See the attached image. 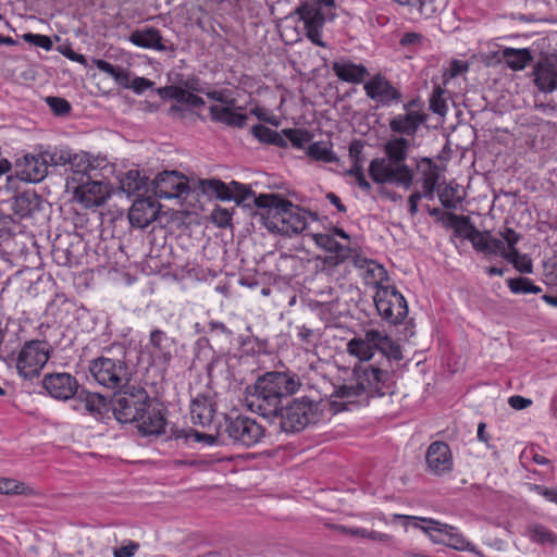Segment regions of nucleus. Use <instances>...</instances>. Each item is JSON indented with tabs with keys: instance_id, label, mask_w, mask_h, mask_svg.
<instances>
[{
	"instance_id": "e433bc0d",
	"label": "nucleus",
	"mask_w": 557,
	"mask_h": 557,
	"mask_svg": "<svg viewBox=\"0 0 557 557\" xmlns=\"http://www.w3.org/2000/svg\"><path fill=\"white\" fill-rule=\"evenodd\" d=\"M39 207V198L35 193L25 191L14 197L12 209L15 214L26 218Z\"/></svg>"
},
{
	"instance_id": "ddd939ff",
	"label": "nucleus",
	"mask_w": 557,
	"mask_h": 557,
	"mask_svg": "<svg viewBox=\"0 0 557 557\" xmlns=\"http://www.w3.org/2000/svg\"><path fill=\"white\" fill-rule=\"evenodd\" d=\"M206 95L209 99L222 103V106L213 104L209 107V113L212 121L231 127L243 128L246 126L248 115L237 113L233 110L236 104V100L230 95L227 89L211 90L207 91Z\"/></svg>"
},
{
	"instance_id": "774afa93",
	"label": "nucleus",
	"mask_w": 557,
	"mask_h": 557,
	"mask_svg": "<svg viewBox=\"0 0 557 557\" xmlns=\"http://www.w3.org/2000/svg\"><path fill=\"white\" fill-rule=\"evenodd\" d=\"M152 86L153 83L145 77H135L132 82L129 81V88H132L136 94H143Z\"/></svg>"
},
{
	"instance_id": "0e129e2a",
	"label": "nucleus",
	"mask_w": 557,
	"mask_h": 557,
	"mask_svg": "<svg viewBox=\"0 0 557 557\" xmlns=\"http://www.w3.org/2000/svg\"><path fill=\"white\" fill-rule=\"evenodd\" d=\"M177 102L188 104L193 108L202 107L205 104V101L201 97L194 95L193 92L184 88Z\"/></svg>"
},
{
	"instance_id": "9b49d317",
	"label": "nucleus",
	"mask_w": 557,
	"mask_h": 557,
	"mask_svg": "<svg viewBox=\"0 0 557 557\" xmlns=\"http://www.w3.org/2000/svg\"><path fill=\"white\" fill-rule=\"evenodd\" d=\"M374 304L379 314L391 324L401 323L408 314L407 300L394 286L376 289Z\"/></svg>"
},
{
	"instance_id": "c756f323",
	"label": "nucleus",
	"mask_w": 557,
	"mask_h": 557,
	"mask_svg": "<svg viewBox=\"0 0 557 557\" xmlns=\"http://www.w3.org/2000/svg\"><path fill=\"white\" fill-rule=\"evenodd\" d=\"M426 119V113L406 112L405 114H398L391 119L389 128L394 133L414 136Z\"/></svg>"
},
{
	"instance_id": "f257e3e1",
	"label": "nucleus",
	"mask_w": 557,
	"mask_h": 557,
	"mask_svg": "<svg viewBox=\"0 0 557 557\" xmlns=\"http://www.w3.org/2000/svg\"><path fill=\"white\" fill-rule=\"evenodd\" d=\"M300 387L301 381L295 373L267 372L256 381L247 406L264 418L277 419L282 431L299 432L317 419L315 404L301 397L283 406V399L296 394Z\"/></svg>"
},
{
	"instance_id": "cd10ccee",
	"label": "nucleus",
	"mask_w": 557,
	"mask_h": 557,
	"mask_svg": "<svg viewBox=\"0 0 557 557\" xmlns=\"http://www.w3.org/2000/svg\"><path fill=\"white\" fill-rule=\"evenodd\" d=\"M352 262L356 268L363 271L362 277L367 285H373L377 289L384 287L382 283L387 280V272L383 265L360 256H355Z\"/></svg>"
},
{
	"instance_id": "2f4dec72",
	"label": "nucleus",
	"mask_w": 557,
	"mask_h": 557,
	"mask_svg": "<svg viewBox=\"0 0 557 557\" xmlns=\"http://www.w3.org/2000/svg\"><path fill=\"white\" fill-rule=\"evenodd\" d=\"M75 399L78 401V405L74 409L85 411L92 417L101 418L107 410V399L99 393H92L83 388L78 391Z\"/></svg>"
},
{
	"instance_id": "f704fd0d",
	"label": "nucleus",
	"mask_w": 557,
	"mask_h": 557,
	"mask_svg": "<svg viewBox=\"0 0 557 557\" xmlns=\"http://www.w3.org/2000/svg\"><path fill=\"white\" fill-rule=\"evenodd\" d=\"M377 352L381 355L377 364L387 369H394L393 363L399 362L403 359L400 346L383 333H381Z\"/></svg>"
},
{
	"instance_id": "f3484780",
	"label": "nucleus",
	"mask_w": 557,
	"mask_h": 557,
	"mask_svg": "<svg viewBox=\"0 0 557 557\" xmlns=\"http://www.w3.org/2000/svg\"><path fill=\"white\" fill-rule=\"evenodd\" d=\"M444 223L451 227L457 236L469 239L473 247L483 253L487 251V236L485 233L479 232L469 221V218L446 213Z\"/></svg>"
},
{
	"instance_id": "423d86ee",
	"label": "nucleus",
	"mask_w": 557,
	"mask_h": 557,
	"mask_svg": "<svg viewBox=\"0 0 557 557\" xmlns=\"http://www.w3.org/2000/svg\"><path fill=\"white\" fill-rule=\"evenodd\" d=\"M88 371L99 385L109 389L124 387L132 376L129 367L124 359L104 356L90 360Z\"/></svg>"
},
{
	"instance_id": "c85d7f7f",
	"label": "nucleus",
	"mask_w": 557,
	"mask_h": 557,
	"mask_svg": "<svg viewBox=\"0 0 557 557\" xmlns=\"http://www.w3.org/2000/svg\"><path fill=\"white\" fill-rule=\"evenodd\" d=\"M3 342L2 346L8 355H14L16 348H21L25 342H29L26 329L18 321H8L5 326H2Z\"/></svg>"
},
{
	"instance_id": "f8f14e48",
	"label": "nucleus",
	"mask_w": 557,
	"mask_h": 557,
	"mask_svg": "<svg viewBox=\"0 0 557 557\" xmlns=\"http://www.w3.org/2000/svg\"><path fill=\"white\" fill-rule=\"evenodd\" d=\"M250 200L259 209L258 214L264 226L272 233H280L281 221L284 220L283 213H286V209L292 207V201L277 194H260L259 196L253 194Z\"/></svg>"
},
{
	"instance_id": "680f3d73",
	"label": "nucleus",
	"mask_w": 557,
	"mask_h": 557,
	"mask_svg": "<svg viewBox=\"0 0 557 557\" xmlns=\"http://www.w3.org/2000/svg\"><path fill=\"white\" fill-rule=\"evenodd\" d=\"M52 258L57 264L67 267L72 263L73 255L69 248L54 246L52 249Z\"/></svg>"
},
{
	"instance_id": "473e14b6",
	"label": "nucleus",
	"mask_w": 557,
	"mask_h": 557,
	"mask_svg": "<svg viewBox=\"0 0 557 557\" xmlns=\"http://www.w3.org/2000/svg\"><path fill=\"white\" fill-rule=\"evenodd\" d=\"M335 75L343 82L359 84L369 75L367 67L348 60L335 61L332 64Z\"/></svg>"
},
{
	"instance_id": "a211bd4d",
	"label": "nucleus",
	"mask_w": 557,
	"mask_h": 557,
	"mask_svg": "<svg viewBox=\"0 0 557 557\" xmlns=\"http://www.w3.org/2000/svg\"><path fill=\"white\" fill-rule=\"evenodd\" d=\"M366 95L383 107H389L401 100V92L385 76L376 74L363 84Z\"/></svg>"
},
{
	"instance_id": "13d9d810",
	"label": "nucleus",
	"mask_w": 557,
	"mask_h": 557,
	"mask_svg": "<svg viewBox=\"0 0 557 557\" xmlns=\"http://www.w3.org/2000/svg\"><path fill=\"white\" fill-rule=\"evenodd\" d=\"M23 39L26 42L33 44V45L40 47L47 51H49L52 48V40L50 39V37H48L46 35L27 33V34L23 35Z\"/></svg>"
},
{
	"instance_id": "a878e982",
	"label": "nucleus",
	"mask_w": 557,
	"mask_h": 557,
	"mask_svg": "<svg viewBox=\"0 0 557 557\" xmlns=\"http://www.w3.org/2000/svg\"><path fill=\"white\" fill-rule=\"evenodd\" d=\"M143 413V419L135 421L143 436H158L165 432L166 419L161 409L152 407L151 400Z\"/></svg>"
},
{
	"instance_id": "b1692460",
	"label": "nucleus",
	"mask_w": 557,
	"mask_h": 557,
	"mask_svg": "<svg viewBox=\"0 0 557 557\" xmlns=\"http://www.w3.org/2000/svg\"><path fill=\"white\" fill-rule=\"evenodd\" d=\"M17 171L16 175L25 182L38 183L42 181L47 173L48 166L44 153L38 156L26 154L23 160H18L16 163Z\"/></svg>"
},
{
	"instance_id": "bb28decb",
	"label": "nucleus",
	"mask_w": 557,
	"mask_h": 557,
	"mask_svg": "<svg viewBox=\"0 0 557 557\" xmlns=\"http://www.w3.org/2000/svg\"><path fill=\"white\" fill-rule=\"evenodd\" d=\"M308 214L309 212L292 202V207L286 209V213H283L284 220L281 221L280 234L293 236L305 231L308 224Z\"/></svg>"
},
{
	"instance_id": "4468645a",
	"label": "nucleus",
	"mask_w": 557,
	"mask_h": 557,
	"mask_svg": "<svg viewBox=\"0 0 557 557\" xmlns=\"http://www.w3.org/2000/svg\"><path fill=\"white\" fill-rule=\"evenodd\" d=\"M224 433L233 444L251 447L263 437L264 429L256 420L239 414L226 418Z\"/></svg>"
},
{
	"instance_id": "8fccbe9b",
	"label": "nucleus",
	"mask_w": 557,
	"mask_h": 557,
	"mask_svg": "<svg viewBox=\"0 0 557 557\" xmlns=\"http://www.w3.org/2000/svg\"><path fill=\"white\" fill-rule=\"evenodd\" d=\"M72 150L66 147H55L44 151L47 166H66L70 161Z\"/></svg>"
},
{
	"instance_id": "338daca9",
	"label": "nucleus",
	"mask_w": 557,
	"mask_h": 557,
	"mask_svg": "<svg viewBox=\"0 0 557 557\" xmlns=\"http://www.w3.org/2000/svg\"><path fill=\"white\" fill-rule=\"evenodd\" d=\"M139 544L129 541L127 545L115 548L113 552L114 557H132L138 550Z\"/></svg>"
},
{
	"instance_id": "37998d69",
	"label": "nucleus",
	"mask_w": 557,
	"mask_h": 557,
	"mask_svg": "<svg viewBox=\"0 0 557 557\" xmlns=\"http://www.w3.org/2000/svg\"><path fill=\"white\" fill-rule=\"evenodd\" d=\"M96 67L111 77L114 78L115 83L124 88H129L131 74L127 70L115 66L110 62L101 59L94 60Z\"/></svg>"
},
{
	"instance_id": "412c9836",
	"label": "nucleus",
	"mask_w": 557,
	"mask_h": 557,
	"mask_svg": "<svg viewBox=\"0 0 557 557\" xmlns=\"http://www.w3.org/2000/svg\"><path fill=\"white\" fill-rule=\"evenodd\" d=\"M159 211L160 205L153 198H138L129 209V223L132 226L145 228L158 218Z\"/></svg>"
},
{
	"instance_id": "72a5a7b5",
	"label": "nucleus",
	"mask_w": 557,
	"mask_h": 557,
	"mask_svg": "<svg viewBox=\"0 0 557 557\" xmlns=\"http://www.w3.org/2000/svg\"><path fill=\"white\" fill-rule=\"evenodd\" d=\"M129 41L140 48L165 51L166 47L162 42V36L159 29L147 27L137 29L129 36Z\"/></svg>"
},
{
	"instance_id": "e2e57ef3",
	"label": "nucleus",
	"mask_w": 557,
	"mask_h": 557,
	"mask_svg": "<svg viewBox=\"0 0 557 557\" xmlns=\"http://www.w3.org/2000/svg\"><path fill=\"white\" fill-rule=\"evenodd\" d=\"M530 490L544 497L547 502L557 505V488H549L540 484H530Z\"/></svg>"
},
{
	"instance_id": "052dcab7",
	"label": "nucleus",
	"mask_w": 557,
	"mask_h": 557,
	"mask_svg": "<svg viewBox=\"0 0 557 557\" xmlns=\"http://www.w3.org/2000/svg\"><path fill=\"white\" fill-rule=\"evenodd\" d=\"M348 175L354 176L358 186L364 190H371V184L367 181L366 175L363 173L362 164H354L351 169L348 170Z\"/></svg>"
},
{
	"instance_id": "bf43d9fd",
	"label": "nucleus",
	"mask_w": 557,
	"mask_h": 557,
	"mask_svg": "<svg viewBox=\"0 0 557 557\" xmlns=\"http://www.w3.org/2000/svg\"><path fill=\"white\" fill-rule=\"evenodd\" d=\"M430 109L437 114H444L446 111V103L443 98V90L441 87H436L433 90L432 97L430 99Z\"/></svg>"
},
{
	"instance_id": "20e7f679",
	"label": "nucleus",
	"mask_w": 557,
	"mask_h": 557,
	"mask_svg": "<svg viewBox=\"0 0 557 557\" xmlns=\"http://www.w3.org/2000/svg\"><path fill=\"white\" fill-rule=\"evenodd\" d=\"M52 346L46 339L32 338L12 355L17 373L24 379L37 377L50 359Z\"/></svg>"
},
{
	"instance_id": "c9c22d12",
	"label": "nucleus",
	"mask_w": 557,
	"mask_h": 557,
	"mask_svg": "<svg viewBox=\"0 0 557 557\" xmlns=\"http://www.w3.org/2000/svg\"><path fill=\"white\" fill-rule=\"evenodd\" d=\"M69 170L72 172L70 177L72 183L81 182L90 175V172L95 170L86 152H71L70 161L67 163Z\"/></svg>"
},
{
	"instance_id": "49530a36",
	"label": "nucleus",
	"mask_w": 557,
	"mask_h": 557,
	"mask_svg": "<svg viewBox=\"0 0 557 557\" xmlns=\"http://www.w3.org/2000/svg\"><path fill=\"white\" fill-rule=\"evenodd\" d=\"M509 290L515 295L540 294L542 288L529 277L518 276L506 280Z\"/></svg>"
},
{
	"instance_id": "7ed1b4c3",
	"label": "nucleus",
	"mask_w": 557,
	"mask_h": 557,
	"mask_svg": "<svg viewBox=\"0 0 557 557\" xmlns=\"http://www.w3.org/2000/svg\"><path fill=\"white\" fill-rule=\"evenodd\" d=\"M295 14L304 22L308 39L319 47H326L322 29L327 21L335 18V0H304Z\"/></svg>"
},
{
	"instance_id": "79ce46f5",
	"label": "nucleus",
	"mask_w": 557,
	"mask_h": 557,
	"mask_svg": "<svg viewBox=\"0 0 557 557\" xmlns=\"http://www.w3.org/2000/svg\"><path fill=\"white\" fill-rule=\"evenodd\" d=\"M401 5L414 7L424 17H431L441 12L445 7V0H393Z\"/></svg>"
},
{
	"instance_id": "3c124183",
	"label": "nucleus",
	"mask_w": 557,
	"mask_h": 557,
	"mask_svg": "<svg viewBox=\"0 0 557 557\" xmlns=\"http://www.w3.org/2000/svg\"><path fill=\"white\" fill-rule=\"evenodd\" d=\"M429 169L424 173V178L422 182L423 196L426 198L433 197V193L440 180V173L437 166L432 163L430 159H426Z\"/></svg>"
},
{
	"instance_id": "de8ad7c7",
	"label": "nucleus",
	"mask_w": 557,
	"mask_h": 557,
	"mask_svg": "<svg viewBox=\"0 0 557 557\" xmlns=\"http://www.w3.org/2000/svg\"><path fill=\"white\" fill-rule=\"evenodd\" d=\"M307 154L317 161L326 163L337 160L335 153L332 151L331 144L325 141H315L309 145Z\"/></svg>"
},
{
	"instance_id": "1a4fd4ad",
	"label": "nucleus",
	"mask_w": 557,
	"mask_h": 557,
	"mask_svg": "<svg viewBox=\"0 0 557 557\" xmlns=\"http://www.w3.org/2000/svg\"><path fill=\"white\" fill-rule=\"evenodd\" d=\"M369 175L376 184H391L410 189L413 171L404 162L374 158L369 164Z\"/></svg>"
},
{
	"instance_id": "39448f33",
	"label": "nucleus",
	"mask_w": 557,
	"mask_h": 557,
	"mask_svg": "<svg viewBox=\"0 0 557 557\" xmlns=\"http://www.w3.org/2000/svg\"><path fill=\"white\" fill-rule=\"evenodd\" d=\"M395 519L412 520L413 527L421 529L428 534L433 543L444 544L456 550L473 552V545L468 542L462 534L457 532L456 528L446 523H442L431 518H421L406 515H394Z\"/></svg>"
},
{
	"instance_id": "2eb2a0df",
	"label": "nucleus",
	"mask_w": 557,
	"mask_h": 557,
	"mask_svg": "<svg viewBox=\"0 0 557 557\" xmlns=\"http://www.w3.org/2000/svg\"><path fill=\"white\" fill-rule=\"evenodd\" d=\"M74 198L85 208L102 206L111 195V187L103 181L91 180V175L73 186Z\"/></svg>"
},
{
	"instance_id": "0eeeda50",
	"label": "nucleus",
	"mask_w": 557,
	"mask_h": 557,
	"mask_svg": "<svg viewBox=\"0 0 557 557\" xmlns=\"http://www.w3.org/2000/svg\"><path fill=\"white\" fill-rule=\"evenodd\" d=\"M150 397L144 387L129 386L114 394L111 406L115 419L121 423H133L143 419V412L149 406Z\"/></svg>"
},
{
	"instance_id": "6ab92c4d",
	"label": "nucleus",
	"mask_w": 557,
	"mask_h": 557,
	"mask_svg": "<svg viewBox=\"0 0 557 557\" xmlns=\"http://www.w3.org/2000/svg\"><path fill=\"white\" fill-rule=\"evenodd\" d=\"M188 190V183L184 175L176 171L160 173L153 181V191L158 198H178Z\"/></svg>"
},
{
	"instance_id": "4be33fe9",
	"label": "nucleus",
	"mask_w": 557,
	"mask_h": 557,
	"mask_svg": "<svg viewBox=\"0 0 557 557\" xmlns=\"http://www.w3.org/2000/svg\"><path fill=\"white\" fill-rule=\"evenodd\" d=\"M380 338V331L368 330L363 336L354 337L347 343V352L360 361H370L377 351Z\"/></svg>"
},
{
	"instance_id": "4c0bfd02",
	"label": "nucleus",
	"mask_w": 557,
	"mask_h": 557,
	"mask_svg": "<svg viewBox=\"0 0 557 557\" xmlns=\"http://www.w3.org/2000/svg\"><path fill=\"white\" fill-rule=\"evenodd\" d=\"M147 178L138 170H129L120 178V188L128 196L146 190Z\"/></svg>"
},
{
	"instance_id": "ea45409f",
	"label": "nucleus",
	"mask_w": 557,
	"mask_h": 557,
	"mask_svg": "<svg viewBox=\"0 0 557 557\" xmlns=\"http://www.w3.org/2000/svg\"><path fill=\"white\" fill-rule=\"evenodd\" d=\"M409 141L405 137L389 139L384 146L385 157L383 159L406 163L408 157Z\"/></svg>"
},
{
	"instance_id": "864d4df0",
	"label": "nucleus",
	"mask_w": 557,
	"mask_h": 557,
	"mask_svg": "<svg viewBox=\"0 0 557 557\" xmlns=\"http://www.w3.org/2000/svg\"><path fill=\"white\" fill-rule=\"evenodd\" d=\"M177 437H184L187 442L194 441L198 443H203L205 445L208 446H212L220 443L221 435L205 434L190 429L187 431H181V435H177Z\"/></svg>"
},
{
	"instance_id": "dca6fc26",
	"label": "nucleus",
	"mask_w": 557,
	"mask_h": 557,
	"mask_svg": "<svg viewBox=\"0 0 557 557\" xmlns=\"http://www.w3.org/2000/svg\"><path fill=\"white\" fill-rule=\"evenodd\" d=\"M42 387L50 397L62 401L75 398L79 391L77 379L67 372L46 374L42 379Z\"/></svg>"
},
{
	"instance_id": "4d7b16f0",
	"label": "nucleus",
	"mask_w": 557,
	"mask_h": 557,
	"mask_svg": "<svg viewBox=\"0 0 557 557\" xmlns=\"http://www.w3.org/2000/svg\"><path fill=\"white\" fill-rule=\"evenodd\" d=\"M211 219L219 227H226L231 225L232 213L225 208L216 207L211 213Z\"/></svg>"
},
{
	"instance_id": "a18cd8bd",
	"label": "nucleus",
	"mask_w": 557,
	"mask_h": 557,
	"mask_svg": "<svg viewBox=\"0 0 557 557\" xmlns=\"http://www.w3.org/2000/svg\"><path fill=\"white\" fill-rule=\"evenodd\" d=\"M251 133L260 143L271 144L276 147L287 146V141L282 134L265 125L257 124L252 126Z\"/></svg>"
},
{
	"instance_id": "f03ea898",
	"label": "nucleus",
	"mask_w": 557,
	"mask_h": 557,
	"mask_svg": "<svg viewBox=\"0 0 557 557\" xmlns=\"http://www.w3.org/2000/svg\"><path fill=\"white\" fill-rule=\"evenodd\" d=\"M393 372L380 364L355 367L352 377L335 385L332 396L347 405L367 406L372 398L394 394Z\"/></svg>"
},
{
	"instance_id": "393cba45",
	"label": "nucleus",
	"mask_w": 557,
	"mask_h": 557,
	"mask_svg": "<svg viewBox=\"0 0 557 557\" xmlns=\"http://www.w3.org/2000/svg\"><path fill=\"white\" fill-rule=\"evenodd\" d=\"M426 465L431 472L441 475L453 468V456L449 446L444 442L432 443L426 450Z\"/></svg>"
},
{
	"instance_id": "aec40b11",
	"label": "nucleus",
	"mask_w": 557,
	"mask_h": 557,
	"mask_svg": "<svg viewBox=\"0 0 557 557\" xmlns=\"http://www.w3.org/2000/svg\"><path fill=\"white\" fill-rule=\"evenodd\" d=\"M533 82L536 88L546 94L557 90V57L539 60L533 66Z\"/></svg>"
},
{
	"instance_id": "603ef678",
	"label": "nucleus",
	"mask_w": 557,
	"mask_h": 557,
	"mask_svg": "<svg viewBox=\"0 0 557 557\" xmlns=\"http://www.w3.org/2000/svg\"><path fill=\"white\" fill-rule=\"evenodd\" d=\"M32 490L24 483L13 479L0 478V494L21 495L30 494Z\"/></svg>"
},
{
	"instance_id": "a19ab883",
	"label": "nucleus",
	"mask_w": 557,
	"mask_h": 557,
	"mask_svg": "<svg viewBox=\"0 0 557 557\" xmlns=\"http://www.w3.org/2000/svg\"><path fill=\"white\" fill-rule=\"evenodd\" d=\"M315 245L331 253H339V257H350L351 249L338 243L332 234L317 233L312 234Z\"/></svg>"
},
{
	"instance_id": "58836bf2",
	"label": "nucleus",
	"mask_w": 557,
	"mask_h": 557,
	"mask_svg": "<svg viewBox=\"0 0 557 557\" xmlns=\"http://www.w3.org/2000/svg\"><path fill=\"white\" fill-rule=\"evenodd\" d=\"M503 58L512 71H521L528 66V64L533 60V57L529 49H513L506 48L503 51Z\"/></svg>"
},
{
	"instance_id": "6e6d98bb",
	"label": "nucleus",
	"mask_w": 557,
	"mask_h": 557,
	"mask_svg": "<svg viewBox=\"0 0 557 557\" xmlns=\"http://www.w3.org/2000/svg\"><path fill=\"white\" fill-rule=\"evenodd\" d=\"M47 103L57 115H65L71 111L70 102L60 97H48Z\"/></svg>"
},
{
	"instance_id": "c03bdc74",
	"label": "nucleus",
	"mask_w": 557,
	"mask_h": 557,
	"mask_svg": "<svg viewBox=\"0 0 557 557\" xmlns=\"http://www.w3.org/2000/svg\"><path fill=\"white\" fill-rule=\"evenodd\" d=\"M438 198L445 208L457 209L465 198V190L460 185L449 183L440 190Z\"/></svg>"
},
{
	"instance_id": "09e8293b",
	"label": "nucleus",
	"mask_w": 557,
	"mask_h": 557,
	"mask_svg": "<svg viewBox=\"0 0 557 557\" xmlns=\"http://www.w3.org/2000/svg\"><path fill=\"white\" fill-rule=\"evenodd\" d=\"M532 542L541 545H557V534L542 524L531 525L528 530Z\"/></svg>"
},
{
	"instance_id": "5fc2aeb1",
	"label": "nucleus",
	"mask_w": 557,
	"mask_h": 557,
	"mask_svg": "<svg viewBox=\"0 0 557 557\" xmlns=\"http://www.w3.org/2000/svg\"><path fill=\"white\" fill-rule=\"evenodd\" d=\"M282 133L296 148H302L312 138L309 131L301 128H286Z\"/></svg>"
},
{
	"instance_id": "9d476101",
	"label": "nucleus",
	"mask_w": 557,
	"mask_h": 557,
	"mask_svg": "<svg viewBox=\"0 0 557 557\" xmlns=\"http://www.w3.org/2000/svg\"><path fill=\"white\" fill-rule=\"evenodd\" d=\"M198 188L206 196H214L222 201L234 200L237 205L250 206V199L253 197V191L247 185L232 181L225 184L221 180H199Z\"/></svg>"
},
{
	"instance_id": "7c9ffc66",
	"label": "nucleus",
	"mask_w": 557,
	"mask_h": 557,
	"mask_svg": "<svg viewBox=\"0 0 557 557\" xmlns=\"http://www.w3.org/2000/svg\"><path fill=\"white\" fill-rule=\"evenodd\" d=\"M215 414L214 401L206 395H198L190 404V419L194 424L208 426L213 421Z\"/></svg>"
},
{
	"instance_id": "5701e85b",
	"label": "nucleus",
	"mask_w": 557,
	"mask_h": 557,
	"mask_svg": "<svg viewBox=\"0 0 557 557\" xmlns=\"http://www.w3.org/2000/svg\"><path fill=\"white\" fill-rule=\"evenodd\" d=\"M148 347L153 359L166 366L176 351V342L164 331L154 329L150 332Z\"/></svg>"
},
{
	"instance_id": "69168bd1",
	"label": "nucleus",
	"mask_w": 557,
	"mask_h": 557,
	"mask_svg": "<svg viewBox=\"0 0 557 557\" xmlns=\"http://www.w3.org/2000/svg\"><path fill=\"white\" fill-rule=\"evenodd\" d=\"M363 537L388 545V546L392 545L394 542V539L392 535H389L387 533L373 531V530H368V529H366V533H364Z\"/></svg>"
},
{
	"instance_id": "6e6552de",
	"label": "nucleus",
	"mask_w": 557,
	"mask_h": 557,
	"mask_svg": "<svg viewBox=\"0 0 557 557\" xmlns=\"http://www.w3.org/2000/svg\"><path fill=\"white\" fill-rule=\"evenodd\" d=\"M520 236L509 227L499 232V237L490 235V255H499L520 273L530 274L533 272V262L525 253H520L516 245Z\"/></svg>"
}]
</instances>
